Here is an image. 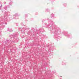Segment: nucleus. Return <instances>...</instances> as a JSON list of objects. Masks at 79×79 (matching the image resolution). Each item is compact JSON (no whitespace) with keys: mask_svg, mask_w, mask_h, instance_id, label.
<instances>
[{"mask_svg":"<svg viewBox=\"0 0 79 79\" xmlns=\"http://www.w3.org/2000/svg\"><path fill=\"white\" fill-rule=\"evenodd\" d=\"M54 26V23L53 21L51 22L50 24H48L47 25V27L50 29L51 31H52L55 33V34H56L58 32H60L61 31L60 29L56 28Z\"/></svg>","mask_w":79,"mask_h":79,"instance_id":"nucleus-1","label":"nucleus"},{"mask_svg":"<svg viewBox=\"0 0 79 79\" xmlns=\"http://www.w3.org/2000/svg\"><path fill=\"white\" fill-rule=\"evenodd\" d=\"M3 21H9L8 18L7 17H5L3 19Z\"/></svg>","mask_w":79,"mask_h":79,"instance_id":"nucleus-2","label":"nucleus"},{"mask_svg":"<svg viewBox=\"0 0 79 79\" xmlns=\"http://www.w3.org/2000/svg\"><path fill=\"white\" fill-rule=\"evenodd\" d=\"M17 35H18V34L15 35H10V37L11 39H12V38H15V37H16Z\"/></svg>","mask_w":79,"mask_h":79,"instance_id":"nucleus-3","label":"nucleus"},{"mask_svg":"<svg viewBox=\"0 0 79 79\" xmlns=\"http://www.w3.org/2000/svg\"><path fill=\"white\" fill-rule=\"evenodd\" d=\"M11 42L12 43H14V42H16V41H15L14 40H10V41H9V40H6V42H8V43H9V42Z\"/></svg>","mask_w":79,"mask_h":79,"instance_id":"nucleus-4","label":"nucleus"},{"mask_svg":"<svg viewBox=\"0 0 79 79\" xmlns=\"http://www.w3.org/2000/svg\"><path fill=\"white\" fill-rule=\"evenodd\" d=\"M9 6L8 5H6L4 7V9L5 10H7V8H9Z\"/></svg>","mask_w":79,"mask_h":79,"instance_id":"nucleus-5","label":"nucleus"},{"mask_svg":"<svg viewBox=\"0 0 79 79\" xmlns=\"http://www.w3.org/2000/svg\"><path fill=\"white\" fill-rule=\"evenodd\" d=\"M13 30L12 29H10V28H8L7 29V31H8V32H12L13 31Z\"/></svg>","mask_w":79,"mask_h":79,"instance_id":"nucleus-6","label":"nucleus"},{"mask_svg":"<svg viewBox=\"0 0 79 79\" xmlns=\"http://www.w3.org/2000/svg\"><path fill=\"white\" fill-rule=\"evenodd\" d=\"M19 16L18 14L16 13L15 15H14V17H17V16Z\"/></svg>","mask_w":79,"mask_h":79,"instance_id":"nucleus-7","label":"nucleus"},{"mask_svg":"<svg viewBox=\"0 0 79 79\" xmlns=\"http://www.w3.org/2000/svg\"><path fill=\"white\" fill-rule=\"evenodd\" d=\"M12 3H13V2H11L9 3V5H10V6L12 5Z\"/></svg>","mask_w":79,"mask_h":79,"instance_id":"nucleus-8","label":"nucleus"},{"mask_svg":"<svg viewBox=\"0 0 79 79\" xmlns=\"http://www.w3.org/2000/svg\"><path fill=\"white\" fill-rule=\"evenodd\" d=\"M2 5L1 4H0V10H1V8H2Z\"/></svg>","mask_w":79,"mask_h":79,"instance_id":"nucleus-9","label":"nucleus"},{"mask_svg":"<svg viewBox=\"0 0 79 79\" xmlns=\"http://www.w3.org/2000/svg\"><path fill=\"white\" fill-rule=\"evenodd\" d=\"M51 18H53L54 16V14H52L51 15Z\"/></svg>","mask_w":79,"mask_h":79,"instance_id":"nucleus-10","label":"nucleus"},{"mask_svg":"<svg viewBox=\"0 0 79 79\" xmlns=\"http://www.w3.org/2000/svg\"><path fill=\"white\" fill-rule=\"evenodd\" d=\"M62 63H64V64H66L64 62H62Z\"/></svg>","mask_w":79,"mask_h":79,"instance_id":"nucleus-11","label":"nucleus"},{"mask_svg":"<svg viewBox=\"0 0 79 79\" xmlns=\"http://www.w3.org/2000/svg\"><path fill=\"white\" fill-rule=\"evenodd\" d=\"M46 11H48V12L49 11V10H48V9H47L46 10Z\"/></svg>","mask_w":79,"mask_h":79,"instance_id":"nucleus-12","label":"nucleus"},{"mask_svg":"<svg viewBox=\"0 0 79 79\" xmlns=\"http://www.w3.org/2000/svg\"><path fill=\"white\" fill-rule=\"evenodd\" d=\"M21 24H22V26H24V24L23 23H22Z\"/></svg>","mask_w":79,"mask_h":79,"instance_id":"nucleus-13","label":"nucleus"},{"mask_svg":"<svg viewBox=\"0 0 79 79\" xmlns=\"http://www.w3.org/2000/svg\"><path fill=\"white\" fill-rule=\"evenodd\" d=\"M68 37H70V35H68Z\"/></svg>","mask_w":79,"mask_h":79,"instance_id":"nucleus-14","label":"nucleus"},{"mask_svg":"<svg viewBox=\"0 0 79 79\" xmlns=\"http://www.w3.org/2000/svg\"><path fill=\"white\" fill-rule=\"evenodd\" d=\"M4 4H6V2H4Z\"/></svg>","mask_w":79,"mask_h":79,"instance_id":"nucleus-15","label":"nucleus"},{"mask_svg":"<svg viewBox=\"0 0 79 79\" xmlns=\"http://www.w3.org/2000/svg\"><path fill=\"white\" fill-rule=\"evenodd\" d=\"M5 24H7V23H5Z\"/></svg>","mask_w":79,"mask_h":79,"instance_id":"nucleus-16","label":"nucleus"},{"mask_svg":"<svg viewBox=\"0 0 79 79\" xmlns=\"http://www.w3.org/2000/svg\"><path fill=\"white\" fill-rule=\"evenodd\" d=\"M48 20H49V19H48Z\"/></svg>","mask_w":79,"mask_h":79,"instance_id":"nucleus-17","label":"nucleus"}]
</instances>
